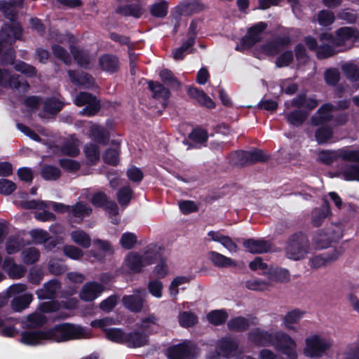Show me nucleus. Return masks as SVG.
<instances>
[{
  "label": "nucleus",
  "instance_id": "59",
  "mask_svg": "<svg viewBox=\"0 0 359 359\" xmlns=\"http://www.w3.org/2000/svg\"><path fill=\"white\" fill-rule=\"evenodd\" d=\"M332 130L330 127H321L316 131V139L318 144L327 142L332 137Z\"/></svg>",
  "mask_w": 359,
  "mask_h": 359
},
{
  "label": "nucleus",
  "instance_id": "14",
  "mask_svg": "<svg viewBox=\"0 0 359 359\" xmlns=\"http://www.w3.org/2000/svg\"><path fill=\"white\" fill-rule=\"evenodd\" d=\"M104 290V286L96 281H90L84 284L79 294L81 300L89 302L97 299Z\"/></svg>",
  "mask_w": 359,
  "mask_h": 359
},
{
  "label": "nucleus",
  "instance_id": "22",
  "mask_svg": "<svg viewBox=\"0 0 359 359\" xmlns=\"http://www.w3.org/2000/svg\"><path fill=\"white\" fill-rule=\"evenodd\" d=\"M123 306L133 313H140L144 307V299L140 295L126 294L122 297Z\"/></svg>",
  "mask_w": 359,
  "mask_h": 359
},
{
  "label": "nucleus",
  "instance_id": "46",
  "mask_svg": "<svg viewBox=\"0 0 359 359\" xmlns=\"http://www.w3.org/2000/svg\"><path fill=\"white\" fill-rule=\"evenodd\" d=\"M229 162L231 165L237 167H243L247 163V151H235L229 156Z\"/></svg>",
  "mask_w": 359,
  "mask_h": 359
},
{
  "label": "nucleus",
  "instance_id": "5",
  "mask_svg": "<svg viewBox=\"0 0 359 359\" xmlns=\"http://www.w3.org/2000/svg\"><path fill=\"white\" fill-rule=\"evenodd\" d=\"M49 341L65 342L77 339L85 336V329L69 323H62L48 329Z\"/></svg>",
  "mask_w": 359,
  "mask_h": 359
},
{
  "label": "nucleus",
  "instance_id": "1",
  "mask_svg": "<svg viewBox=\"0 0 359 359\" xmlns=\"http://www.w3.org/2000/svg\"><path fill=\"white\" fill-rule=\"evenodd\" d=\"M338 158L344 161L337 167L335 176L346 181L359 182V149L341 148L337 150H322L318 154V161L331 165Z\"/></svg>",
  "mask_w": 359,
  "mask_h": 359
},
{
  "label": "nucleus",
  "instance_id": "44",
  "mask_svg": "<svg viewBox=\"0 0 359 359\" xmlns=\"http://www.w3.org/2000/svg\"><path fill=\"white\" fill-rule=\"evenodd\" d=\"M308 113L302 110H295L285 114L287 122L294 126H300L306 119Z\"/></svg>",
  "mask_w": 359,
  "mask_h": 359
},
{
  "label": "nucleus",
  "instance_id": "40",
  "mask_svg": "<svg viewBox=\"0 0 359 359\" xmlns=\"http://www.w3.org/2000/svg\"><path fill=\"white\" fill-rule=\"evenodd\" d=\"M126 334L122 329L111 327L104 330L106 338L112 341L120 344H124Z\"/></svg>",
  "mask_w": 359,
  "mask_h": 359
},
{
  "label": "nucleus",
  "instance_id": "8",
  "mask_svg": "<svg viewBox=\"0 0 359 359\" xmlns=\"http://www.w3.org/2000/svg\"><path fill=\"white\" fill-rule=\"evenodd\" d=\"M0 86L4 88H12L25 93L29 89V84L22 76L18 74L9 76V72L0 68Z\"/></svg>",
  "mask_w": 359,
  "mask_h": 359
},
{
  "label": "nucleus",
  "instance_id": "53",
  "mask_svg": "<svg viewBox=\"0 0 359 359\" xmlns=\"http://www.w3.org/2000/svg\"><path fill=\"white\" fill-rule=\"evenodd\" d=\"M269 159V156L261 149L253 148L250 151H248V165L257 163H264L267 161Z\"/></svg>",
  "mask_w": 359,
  "mask_h": 359
},
{
  "label": "nucleus",
  "instance_id": "33",
  "mask_svg": "<svg viewBox=\"0 0 359 359\" xmlns=\"http://www.w3.org/2000/svg\"><path fill=\"white\" fill-rule=\"evenodd\" d=\"M63 103L55 97H48L43 102V110L48 114L57 115L63 108Z\"/></svg>",
  "mask_w": 359,
  "mask_h": 359
},
{
  "label": "nucleus",
  "instance_id": "21",
  "mask_svg": "<svg viewBox=\"0 0 359 359\" xmlns=\"http://www.w3.org/2000/svg\"><path fill=\"white\" fill-rule=\"evenodd\" d=\"M90 137L96 143L102 145H107L110 140V133L104 126L93 124L89 129Z\"/></svg>",
  "mask_w": 359,
  "mask_h": 359
},
{
  "label": "nucleus",
  "instance_id": "23",
  "mask_svg": "<svg viewBox=\"0 0 359 359\" xmlns=\"http://www.w3.org/2000/svg\"><path fill=\"white\" fill-rule=\"evenodd\" d=\"M148 88L152 93V97L156 100L161 99L167 102L171 96L170 89L158 81H149Z\"/></svg>",
  "mask_w": 359,
  "mask_h": 359
},
{
  "label": "nucleus",
  "instance_id": "45",
  "mask_svg": "<svg viewBox=\"0 0 359 359\" xmlns=\"http://www.w3.org/2000/svg\"><path fill=\"white\" fill-rule=\"evenodd\" d=\"M47 323V318L46 316L39 313H33L27 317V326L28 328H38L42 327Z\"/></svg>",
  "mask_w": 359,
  "mask_h": 359
},
{
  "label": "nucleus",
  "instance_id": "12",
  "mask_svg": "<svg viewBox=\"0 0 359 359\" xmlns=\"http://www.w3.org/2000/svg\"><path fill=\"white\" fill-rule=\"evenodd\" d=\"M67 74L71 82L75 86H82L86 89H93L95 86V79L88 73L70 69L68 70Z\"/></svg>",
  "mask_w": 359,
  "mask_h": 359
},
{
  "label": "nucleus",
  "instance_id": "29",
  "mask_svg": "<svg viewBox=\"0 0 359 359\" xmlns=\"http://www.w3.org/2000/svg\"><path fill=\"white\" fill-rule=\"evenodd\" d=\"M345 76L357 88H359V67L354 63L348 62L341 65Z\"/></svg>",
  "mask_w": 359,
  "mask_h": 359
},
{
  "label": "nucleus",
  "instance_id": "52",
  "mask_svg": "<svg viewBox=\"0 0 359 359\" xmlns=\"http://www.w3.org/2000/svg\"><path fill=\"white\" fill-rule=\"evenodd\" d=\"M120 151L118 149L108 148L103 154L102 158L105 163L116 166L119 163Z\"/></svg>",
  "mask_w": 359,
  "mask_h": 359
},
{
  "label": "nucleus",
  "instance_id": "60",
  "mask_svg": "<svg viewBox=\"0 0 359 359\" xmlns=\"http://www.w3.org/2000/svg\"><path fill=\"white\" fill-rule=\"evenodd\" d=\"M266 28V24L263 22H260L248 29V46L259 39L258 34Z\"/></svg>",
  "mask_w": 359,
  "mask_h": 359
},
{
  "label": "nucleus",
  "instance_id": "3",
  "mask_svg": "<svg viewBox=\"0 0 359 359\" xmlns=\"http://www.w3.org/2000/svg\"><path fill=\"white\" fill-rule=\"evenodd\" d=\"M333 346L332 339L318 333H313L305 338L303 355L309 359H320L327 355Z\"/></svg>",
  "mask_w": 359,
  "mask_h": 359
},
{
  "label": "nucleus",
  "instance_id": "61",
  "mask_svg": "<svg viewBox=\"0 0 359 359\" xmlns=\"http://www.w3.org/2000/svg\"><path fill=\"white\" fill-rule=\"evenodd\" d=\"M14 69L17 72H20L29 77L35 76L37 72L36 69L34 66L29 65L23 61L18 62L15 65Z\"/></svg>",
  "mask_w": 359,
  "mask_h": 359
},
{
  "label": "nucleus",
  "instance_id": "39",
  "mask_svg": "<svg viewBox=\"0 0 359 359\" xmlns=\"http://www.w3.org/2000/svg\"><path fill=\"white\" fill-rule=\"evenodd\" d=\"M72 240L83 248H88L91 245L90 236L83 230L73 231L71 234Z\"/></svg>",
  "mask_w": 359,
  "mask_h": 359
},
{
  "label": "nucleus",
  "instance_id": "7",
  "mask_svg": "<svg viewBox=\"0 0 359 359\" xmlns=\"http://www.w3.org/2000/svg\"><path fill=\"white\" fill-rule=\"evenodd\" d=\"M269 282L261 280L248 281V289L254 290H262L271 286L273 283H287L290 280V271L283 268L275 267L269 268L267 271Z\"/></svg>",
  "mask_w": 359,
  "mask_h": 359
},
{
  "label": "nucleus",
  "instance_id": "15",
  "mask_svg": "<svg viewBox=\"0 0 359 359\" xmlns=\"http://www.w3.org/2000/svg\"><path fill=\"white\" fill-rule=\"evenodd\" d=\"M98 65L102 72L114 74L119 71L120 60L114 54L104 53L98 59Z\"/></svg>",
  "mask_w": 359,
  "mask_h": 359
},
{
  "label": "nucleus",
  "instance_id": "37",
  "mask_svg": "<svg viewBox=\"0 0 359 359\" xmlns=\"http://www.w3.org/2000/svg\"><path fill=\"white\" fill-rule=\"evenodd\" d=\"M92 208L83 201H79L74 205L71 206L70 212L74 217L83 219V217L90 216Z\"/></svg>",
  "mask_w": 359,
  "mask_h": 359
},
{
  "label": "nucleus",
  "instance_id": "4",
  "mask_svg": "<svg viewBox=\"0 0 359 359\" xmlns=\"http://www.w3.org/2000/svg\"><path fill=\"white\" fill-rule=\"evenodd\" d=\"M319 40L332 42L334 46L340 48V50H344L351 48L353 43L359 42V31L351 27H341L335 32V36L323 33L320 35Z\"/></svg>",
  "mask_w": 359,
  "mask_h": 359
},
{
  "label": "nucleus",
  "instance_id": "10",
  "mask_svg": "<svg viewBox=\"0 0 359 359\" xmlns=\"http://www.w3.org/2000/svg\"><path fill=\"white\" fill-rule=\"evenodd\" d=\"M90 202L93 206L104 209L111 216H116L118 214V205L115 201L110 200L104 192L95 193L91 197Z\"/></svg>",
  "mask_w": 359,
  "mask_h": 359
},
{
  "label": "nucleus",
  "instance_id": "62",
  "mask_svg": "<svg viewBox=\"0 0 359 359\" xmlns=\"http://www.w3.org/2000/svg\"><path fill=\"white\" fill-rule=\"evenodd\" d=\"M161 250V248L158 251L151 248L148 249L142 256L144 266L153 264L158 259L161 260V258H163Z\"/></svg>",
  "mask_w": 359,
  "mask_h": 359
},
{
  "label": "nucleus",
  "instance_id": "63",
  "mask_svg": "<svg viewBox=\"0 0 359 359\" xmlns=\"http://www.w3.org/2000/svg\"><path fill=\"white\" fill-rule=\"evenodd\" d=\"M118 296L112 294L102 300L100 304V309L104 312H111L118 304Z\"/></svg>",
  "mask_w": 359,
  "mask_h": 359
},
{
  "label": "nucleus",
  "instance_id": "42",
  "mask_svg": "<svg viewBox=\"0 0 359 359\" xmlns=\"http://www.w3.org/2000/svg\"><path fill=\"white\" fill-rule=\"evenodd\" d=\"M151 16L156 18H164L168 12V3L166 1H161L151 5L149 8Z\"/></svg>",
  "mask_w": 359,
  "mask_h": 359
},
{
  "label": "nucleus",
  "instance_id": "41",
  "mask_svg": "<svg viewBox=\"0 0 359 359\" xmlns=\"http://www.w3.org/2000/svg\"><path fill=\"white\" fill-rule=\"evenodd\" d=\"M320 45L318 46L316 51V56L319 59H325L328 58L334 55H335L337 51L335 50L337 48L334 46L332 42L328 41H320Z\"/></svg>",
  "mask_w": 359,
  "mask_h": 359
},
{
  "label": "nucleus",
  "instance_id": "38",
  "mask_svg": "<svg viewBox=\"0 0 359 359\" xmlns=\"http://www.w3.org/2000/svg\"><path fill=\"white\" fill-rule=\"evenodd\" d=\"M33 299L32 294H24L14 298L11 302V307L13 311L19 312L28 307Z\"/></svg>",
  "mask_w": 359,
  "mask_h": 359
},
{
  "label": "nucleus",
  "instance_id": "24",
  "mask_svg": "<svg viewBox=\"0 0 359 359\" xmlns=\"http://www.w3.org/2000/svg\"><path fill=\"white\" fill-rule=\"evenodd\" d=\"M187 95L196 100L202 106H205L208 109H214L215 107V103L203 90L190 86L187 89Z\"/></svg>",
  "mask_w": 359,
  "mask_h": 359
},
{
  "label": "nucleus",
  "instance_id": "51",
  "mask_svg": "<svg viewBox=\"0 0 359 359\" xmlns=\"http://www.w3.org/2000/svg\"><path fill=\"white\" fill-rule=\"evenodd\" d=\"M72 54L74 60L79 66L84 69H87L90 65V58L86 53L83 50L74 48L71 49Z\"/></svg>",
  "mask_w": 359,
  "mask_h": 359
},
{
  "label": "nucleus",
  "instance_id": "32",
  "mask_svg": "<svg viewBox=\"0 0 359 359\" xmlns=\"http://www.w3.org/2000/svg\"><path fill=\"white\" fill-rule=\"evenodd\" d=\"M159 77L164 86L172 89L177 90L181 86V82L175 76L172 72L168 69H163L159 72Z\"/></svg>",
  "mask_w": 359,
  "mask_h": 359
},
{
  "label": "nucleus",
  "instance_id": "35",
  "mask_svg": "<svg viewBox=\"0 0 359 359\" xmlns=\"http://www.w3.org/2000/svg\"><path fill=\"white\" fill-rule=\"evenodd\" d=\"M41 177L46 181H55L61 176V170L55 165L45 164L41 170Z\"/></svg>",
  "mask_w": 359,
  "mask_h": 359
},
{
  "label": "nucleus",
  "instance_id": "13",
  "mask_svg": "<svg viewBox=\"0 0 359 359\" xmlns=\"http://www.w3.org/2000/svg\"><path fill=\"white\" fill-rule=\"evenodd\" d=\"M215 348L222 355V358L229 359L236 353L238 344L233 338L224 337L217 341Z\"/></svg>",
  "mask_w": 359,
  "mask_h": 359
},
{
  "label": "nucleus",
  "instance_id": "28",
  "mask_svg": "<svg viewBox=\"0 0 359 359\" xmlns=\"http://www.w3.org/2000/svg\"><path fill=\"white\" fill-rule=\"evenodd\" d=\"M304 312L299 309H294L287 312L283 318L284 327L294 332H298V328L294 325L303 317Z\"/></svg>",
  "mask_w": 359,
  "mask_h": 359
},
{
  "label": "nucleus",
  "instance_id": "26",
  "mask_svg": "<svg viewBox=\"0 0 359 359\" xmlns=\"http://www.w3.org/2000/svg\"><path fill=\"white\" fill-rule=\"evenodd\" d=\"M125 262L129 270L134 273H140L145 266L142 255L137 252L128 253L125 258Z\"/></svg>",
  "mask_w": 359,
  "mask_h": 359
},
{
  "label": "nucleus",
  "instance_id": "18",
  "mask_svg": "<svg viewBox=\"0 0 359 359\" xmlns=\"http://www.w3.org/2000/svg\"><path fill=\"white\" fill-rule=\"evenodd\" d=\"M291 43V39L289 36V32L283 36H280L274 40L266 43L263 46V51L268 55H276L280 50L287 46Z\"/></svg>",
  "mask_w": 359,
  "mask_h": 359
},
{
  "label": "nucleus",
  "instance_id": "50",
  "mask_svg": "<svg viewBox=\"0 0 359 359\" xmlns=\"http://www.w3.org/2000/svg\"><path fill=\"white\" fill-rule=\"evenodd\" d=\"M188 137L190 140L198 143L203 144L208 141V131L202 128L197 127L194 128L189 134Z\"/></svg>",
  "mask_w": 359,
  "mask_h": 359
},
{
  "label": "nucleus",
  "instance_id": "20",
  "mask_svg": "<svg viewBox=\"0 0 359 359\" xmlns=\"http://www.w3.org/2000/svg\"><path fill=\"white\" fill-rule=\"evenodd\" d=\"M60 287V281L52 279L45 283L42 288L37 290L36 294L39 299H54Z\"/></svg>",
  "mask_w": 359,
  "mask_h": 359
},
{
  "label": "nucleus",
  "instance_id": "49",
  "mask_svg": "<svg viewBox=\"0 0 359 359\" xmlns=\"http://www.w3.org/2000/svg\"><path fill=\"white\" fill-rule=\"evenodd\" d=\"M40 257L39 250L35 248H28L22 252V259L25 264L30 265L35 264Z\"/></svg>",
  "mask_w": 359,
  "mask_h": 359
},
{
  "label": "nucleus",
  "instance_id": "43",
  "mask_svg": "<svg viewBox=\"0 0 359 359\" xmlns=\"http://www.w3.org/2000/svg\"><path fill=\"white\" fill-rule=\"evenodd\" d=\"M178 321L182 327H191L198 323V317L191 311H182L179 315Z\"/></svg>",
  "mask_w": 359,
  "mask_h": 359
},
{
  "label": "nucleus",
  "instance_id": "36",
  "mask_svg": "<svg viewBox=\"0 0 359 359\" xmlns=\"http://www.w3.org/2000/svg\"><path fill=\"white\" fill-rule=\"evenodd\" d=\"M330 215L329 204L325 201L320 208H316L312 212L311 222L313 226H319L323 221Z\"/></svg>",
  "mask_w": 359,
  "mask_h": 359
},
{
  "label": "nucleus",
  "instance_id": "9",
  "mask_svg": "<svg viewBox=\"0 0 359 359\" xmlns=\"http://www.w3.org/2000/svg\"><path fill=\"white\" fill-rule=\"evenodd\" d=\"M195 345L189 341H184L167 348L168 359H189L194 356Z\"/></svg>",
  "mask_w": 359,
  "mask_h": 359
},
{
  "label": "nucleus",
  "instance_id": "30",
  "mask_svg": "<svg viewBox=\"0 0 359 359\" xmlns=\"http://www.w3.org/2000/svg\"><path fill=\"white\" fill-rule=\"evenodd\" d=\"M208 259L211 261L215 266L218 268H228L236 266V264L233 259L216 251L209 252Z\"/></svg>",
  "mask_w": 359,
  "mask_h": 359
},
{
  "label": "nucleus",
  "instance_id": "31",
  "mask_svg": "<svg viewBox=\"0 0 359 359\" xmlns=\"http://www.w3.org/2000/svg\"><path fill=\"white\" fill-rule=\"evenodd\" d=\"M271 249V245L268 241L248 238V252L261 254L270 251Z\"/></svg>",
  "mask_w": 359,
  "mask_h": 359
},
{
  "label": "nucleus",
  "instance_id": "57",
  "mask_svg": "<svg viewBox=\"0 0 359 359\" xmlns=\"http://www.w3.org/2000/svg\"><path fill=\"white\" fill-rule=\"evenodd\" d=\"M60 151L63 155L72 158L76 157L80 153L78 146L71 141L64 142L60 147Z\"/></svg>",
  "mask_w": 359,
  "mask_h": 359
},
{
  "label": "nucleus",
  "instance_id": "58",
  "mask_svg": "<svg viewBox=\"0 0 359 359\" xmlns=\"http://www.w3.org/2000/svg\"><path fill=\"white\" fill-rule=\"evenodd\" d=\"M53 55L55 57L62 60L65 64H70L71 59L67 50L59 44H53L51 46Z\"/></svg>",
  "mask_w": 359,
  "mask_h": 359
},
{
  "label": "nucleus",
  "instance_id": "16",
  "mask_svg": "<svg viewBox=\"0 0 359 359\" xmlns=\"http://www.w3.org/2000/svg\"><path fill=\"white\" fill-rule=\"evenodd\" d=\"M49 341L48 332L47 330L23 331L21 333L20 341L27 346H38L44 341Z\"/></svg>",
  "mask_w": 359,
  "mask_h": 359
},
{
  "label": "nucleus",
  "instance_id": "27",
  "mask_svg": "<svg viewBox=\"0 0 359 359\" xmlns=\"http://www.w3.org/2000/svg\"><path fill=\"white\" fill-rule=\"evenodd\" d=\"M334 108L335 107L330 104H323L311 118L312 124L318 126L330 121L332 118L331 113Z\"/></svg>",
  "mask_w": 359,
  "mask_h": 359
},
{
  "label": "nucleus",
  "instance_id": "64",
  "mask_svg": "<svg viewBox=\"0 0 359 359\" xmlns=\"http://www.w3.org/2000/svg\"><path fill=\"white\" fill-rule=\"evenodd\" d=\"M317 20L320 25L326 27L334 22L335 16L332 11L323 10L318 13Z\"/></svg>",
  "mask_w": 359,
  "mask_h": 359
},
{
  "label": "nucleus",
  "instance_id": "25",
  "mask_svg": "<svg viewBox=\"0 0 359 359\" xmlns=\"http://www.w3.org/2000/svg\"><path fill=\"white\" fill-rule=\"evenodd\" d=\"M18 39H13V41H2L0 48V62L1 65H12L15 59V52L11 46Z\"/></svg>",
  "mask_w": 359,
  "mask_h": 359
},
{
  "label": "nucleus",
  "instance_id": "6",
  "mask_svg": "<svg viewBox=\"0 0 359 359\" xmlns=\"http://www.w3.org/2000/svg\"><path fill=\"white\" fill-rule=\"evenodd\" d=\"M310 251V243L307 236L302 233L292 235L285 248L286 257L294 261L304 259Z\"/></svg>",
  "mask_w": 359,
  "mask_h": 359
},
{
  "label": "nucleus",
  "instance_id": "2",
  "mask_svg": "<svg viewBox=\"0 0 359 359\" xmlns=\"http://www.w3.org/2000/svg\"><path fill=\"white\" fill-rule=\"evenodd\" d=\"M248 338L259 345H271L286 356H295V353H298L296 340L283 331L268 333L259 328H255L250 331Z\"/></svg>",
  "mask_w": 359,
  "mask_h": 359
},
{
  "label": "nucleus",
  "instance_id": "54",
  "mask_svg": "<svg viewBox=\"0 0 359 359\" xmlns=\"http://www.w3.org/2000/svg\"><path fill=\"white\" fill-rule=\"evenodd\" d=\"M137 242V236L132 232H125L121 235L119 243L125 250L133 249Z\"/></svg>",
  "mask_w": 359,
  "mask_h": 359
},
{
  "label": "nucleus",
  "instance_id": "47",
  "mask_svg": "<svg viewBox=\"0 0 359 359\" xmlns=\"http://www.w3.org/2000/svg\"><path fill=\"white\" fill-rule=\"evenodd\" d=\"M83 151L86 158L92 163L100 160V152L97 145L93 143H88L84 146Z\"/></svg>",
  "mask_w": 359,
  "mask_h": 359
},
{
  "label": "nucleus",
  "instance_id": "17",
  "mask_svg": "<svg viewBox=\"0 0 359 359\" xmlns=\"http://www.w3.org/2000/svg\"><path fill=\"white\" fill-rule=\"evenodd\" d=\"M149 344V336L144 331L133 330L126 332L124 345L128 348H140Z\"/></svg>",
  "mask_w": 359,
  "mask_h": 359
},
{
  "label": "nucleus",
  "instance_id": "19",
  "mask_svg": "<svg viewBox=\"0 0 359 359\" xmlns=\"http://www.w3.org/2000/svg\"><path fill=\"white\" fill-rule=\"evenodd\" d=\"M144 12V9L140 0H137L135 3L119 6L116 9L117 14L124 17H133L136 19L140 18Z\"/></svg>",
  "mask_w": 359,
  "mask_h": 359
},
{
  "label": "nucleus",
  "instance_id": "34",
  "mask_svg": "<svg viewBox=\"0 0 359 359\" xmlns=\"http://www.w3.org/2000/svg\"><path fill=\"white\" fill-rule=\"evenodd\" d=\"M228 318L229 314L224 309L213 310L207 315L208 321L215 326L224 324Z\"/></svg>",
  "mask_w": 359,
  "mask_h": 359
},
{
  "label": "nucleus",
  "instance_id": "48",
  "mask_svg": "<svg viewBox=\"0 0 359 359\" xmlns=\"http://www.w3.org/2000/svg\"><path fill=\"white\" fill-rule=\"evenodd\" d=\"M195 44L194 37L188 38L182 43L181 46L176 48L173 53V57L176 60H183L187 52Z\"/></svg>",
  "mask_w": 359,
  "mask_h": 359
},
{
  "label": "nucleus",
  "instance_id": "56",
  "mask_svg": "<svg viewBox=\"0 0 359 359\" xmlns=\"http://www.w3.org/2000/svg\"><path fill=\"white\" fill-rule=\"evenodd\" d=\"M133 195V190L129 187H121L116 194L117 201L121 206H127Z\"/></svg>",
  "mask_w": 359,
  "mask_h": 359
},
{
  "label": "nucleus",
  "instance_id": "11",
  "mask_svg": "<svg viewBox=\"0 0 359 359\" xmlns=\"http://www.w3.org/2000/svg\"><path fill=\"white\" fill-rule=\"evenodd\" d=\"M340 250L334 249L330 252L311 257L309 260V265L312 269H319L327 266L335 262L341 255Z\"/></svg>",
  "mask_w": 359,
  "mask_h": 359
},
{
  "label": "nucleus",
  "instance_id": "55",
  "mask_svg": "<svg viewBox=\"0 0 359 359\" xmlns=\"http://www.w3.org/2000/svg\"><path fill=\"white\" fill-rule=\"evenodd\" d=\"M227 327L230 331H243L247 329V318L244 317H235L227 323Z\"/></svg>",
  "mask_w": 359,
  "mask_h": 359
}]
</instances>
